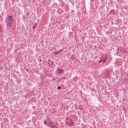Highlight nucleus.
Masks as SVG:
<instances>
[{"label":"nucleus","mask_w":128,"mask_h":128,"mask_svg":"<svg viewBox=\"0 0 128 128\" xmlns=\"http://www.w3.org/2000/svg\"><path fill=\"white\" fill-rule=\"evenodd\" d=\"M14 22V19H12V18L11 16H10L8 18H7V26H12V22Z\"/></svg>","instance_id":"nucleus-1"},{"label":"nucleus","mask_w":128,"mask_h":128,"mask_svg":"<svg viewBox=\"0 0 128 128\" xmlns=\"http://www.w3.org/2000/svg\"><path fill=\"white\" fill-rule=\"evenodd\" d=\"M106 60H108V54H104L103 56H102L101 58V62H106Z\"/></svg>","instance_id":"nucleus-2"},{"label":"nucleus","mask_w":128,"mask_h":128,"mask_svg":"<svg viewBox=\"0 0 128 128\" xmlns=\"http://www.w3.org/2000/svg\"><path fill=\"white\" fill-rule=\"evenodd\" d=\"M48 126L52 128V126H56V124H54V121L50 120H48Z\"/></svg>","instance_id":"nucleus-3"},{"label":"nucleus","mask_w":128,"mask_h":128,"mask_svg":"<svg viewBox=\"0 0 128 128\" xmlns=\"http://www.w3.org/2000/svg\"><path fill=\"white\" fill-rule=\"evenodd\" d=\"M66 120L67 122V126H74V122L70 121V120L68 118H66Z\"/></svg>","instance_id":"nucleus-4"},{"label":"nucleus","mask_w":128,"mask_h":128,"mask_svg":"<svg viewBox=\"0 0 128 128\" xmlns=\"http://www.w3.org/2000/svg\"><path fill=\"white\" fill-rule=\"evenodd\" d=\"M57 72L58 74H64V70L60 68H58L57 69Z\"/></svg>","instance_id":"nucleus-5"},{"label":"nucleus","mask_w":128,"mask_h":128,"mask_svg":"<svg viewBox=\"0 0 128 128\" xmlns=\"http://www.w3.org/2000/svg\"><path fill=\"white\" fill-rule=\"evenodd\" d=\"M60 52H62V50H60L58 52H54V54H55V56H58V54H60Z\"/></svg>","instance_id":"nucleus-6"},{"label":"nucleus","mask_w":128,"mask_h":128,"mask_svg":"<svg viewBox=\"0 0 128 128\" xmlns=\"http://www.w3.org/2000/svg\"><path fill=\"white\" fill-rule=\"evenodd\" d=\"M48 64L50 66H52V60H48Z\"/></svg>","instance_id":"nucleus-7"},{"label":"nucleus","mask_w":128,"mask_h":128,"mask_svg":"<svg viewBox=\"0 0 128 128\" xmlns=\"http://www.w3.org/2000/svg\"><path fill=\"white\" fill-rule=\"evenodd\" d=\"M58 124H56L54 126H52V128H58Z\"/></svg>","instance_id":"nucleus-8"},{"label":"nucleus","mask_w":128,"mask_h":128,"mask_svg":"<svg viewBox=\"0 0 128 128\" xmlns=\"http://www.w3.org/2000/svg\"><path fill=\"white\" fill-rule=\"evenodd\" d=\"M36 26H38V24H36L34 25L33 28H36Z\"/></svg>","instance_id":"nucleus-9"},{"label":"nucleus","mask_w":128,"mask_h":128,"mask_svg":"<svg viewBox=\"0 0 128 128\" xmlns=\"http://www.w3.org/2000/svg\"><path fill=\"white\" fill-rule=\"evenodd\" d=\"M78 80V77H74L73 78V80Z\"/></svg>","instance_id":"nucleus-10"},{"label":"nucleus","mask_w":128,"mask_h":128,"mask_svg":"<svg viewBox=\"0 0 128 128\" xmlns=\"http://www.w3.org/2000/svg\"><path fill=\"white\" fill-rule=\"evenodd\" d=\"M48 120H46V121H44V124H48Z\"/></svg>","instance_id":"nucleus-11"},{"label":"nucleus","mask_w":128,"mask_h":128,"mask_svg":"<svg viewBox=\"0 0 128 128\" xmlns=\"http://www.w3.org/2000/svg\"><path fill=\"white\" fill-rule=\"evenodd\" d=\"M73 32H69V35L70 36H72V34Z\"/></svg>","instance_id":"nucleus-12"},{"label":"nucleus","mask_w":128,"mask_h":128,"mask_svg":"<svg viewBox=\"0 0 128 128\" xmlns=\"http://www.w3.org/2000/svg\"><path fill=\"white\" fill-rule=\"evenodd\" d=\"M79 108H80V110H82V106H79Z\"/></svg>","instance_id":"nucleus-13"},{"label":"nucleus","mask_w":128,"mask_h":128,"mask_svg":"<svg viewBox=\"0 0 128 128\" xmlns=\"http://www.w3.org/2000/svg\"><path fill=\"white\" fill-rule=\"evenodd\" d=\"M62 88L60 86H58V90H60Z\"/></svg>","instance_id":"nucleus-14"},{"label":"nucleus","mask_w":128,"mask_h":128,"mask_svg":"<svg viewBox=\"0 0 128 128\" xmlns=\"http://www.w3.org/2000/svg\"><path fill=\"white\" fill-rule=\"evenodd\" d=\"M52 80H56V78L54 77Z\"/></svg>","instance_id":"nucleus-15"},{"label":"nucleus","mask_w":128,"mask_h":128,"mask_svg":"<svg viewBox=\"0 0 128 128\" xmlns=\"http://www.w3.org/2000/svg\"><path fill=\"white\" fill-rule=\"evenodd\" d=\"M124 53L126 52V50H124V51H123Z\"/></svg>","instance_id":"nucleus-16"},{"label":"nucleus","mask_w":128,"mask_h":128,"mask_svg":"<svg viewBox=\"0 0 128 128\" xmlns=\"http://www.w3.org/2000/svg\"><path fill=\"white\" fill-rule=\"evenodd\" d=\"M102 62V60H100V62H99V64H100V62Z\"/></svg>","instance_id":"nucleus-17"},{"label":"nucleus","mask_w":128,"mask_h":128,"mask_svg":"<svg viewBox=\"0 0 128 128\" xmlns=\"http://www.w3.org/2000/svg\"><path fill=\"white\" fill-rule=\"evenodd\" d=\"M64 77H62V78H61V80H64Z\"/></svg>","instance_id":"nucleus-18"}]
</instances>
